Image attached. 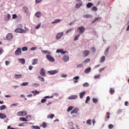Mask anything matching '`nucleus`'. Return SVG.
<instances>
[{"label":"nucleus","mask_w":129,"mask_h":129,"mask_svg":"<svg viewBox=\"0 0 129 129\" xmlns=\"http://www.w3.org/2000/svg\"><path fill=\"white\" fill-rule=\"evenodd\" d=\"M79 34H83L85 32V28L83 26H80L78 28Z\"/></svg>","instance_id":"f257e3e1"},{"label":"nucleus","mask_w":129,"mask_h":129,"mask_svg":"<svg viewBox=\"0 0 129 129\" xmlns=\"http://www.w3.org/2000/svg\"><path fill=\"white\" fill-rule=\"evenodd\" d=\"M63 35L64 32H63L58 33L55 36L56 40H59V39H61V38H62V37H63Z\"/></svg>","instance_id":"f03ea898"},{"label":"nucleus","mask_w":129,"mask_h":129,"mask_svg":"<svg viewBox=\"0 0 129 129\" xmlns=\"http://www.w3.org/2000/svg\"><path fill=\"white\" fill-rule=\"evenodd\" d=\"M22 54V49L21 48H18L17 50L15 51V56H20Z\"/></svg>","instance_id":"7ed1b4c3"},{"label":"nucleus","mask_w":129,"mask_h":129,"mask_svg":"<svg viewBox=\"0 0 129 129\" xmlns=\"http://www.w3.org/2000/svg\"><path fill=\"white\" fill-rule=\"evenodd\" d=\"M59 73V70H55L53 71H48V73L50 75H55V74H57V73Z\"/></svg>","instance_id":"20e7f679"},{"label":"nucleus","mask_w":129,"mask_h":129,"mask_svg":"<svg viewBox=\"0 0 129 129\" xmlns=\"http://www.w3.org/2000/svg\"><path fill=\"white\" fill-rule=\"evenodd\" d=\"M15 32L16 33H27V31L25 30H24L22 28H17L15 30Z\"/></svg>","instance_id":"39448f33"},{"label":"nucleus","mask_w":129,"mask_h":129,"mask_svg":"<svg viewBox=\"0 0 129 129\" xmlns=\"http://www.w3.org/2000/svg\"><path fill=\"white\" fill-rule=\"evenodd\" d=\"M46 58L48 60V61H50V62H55V58L50 55V54L47 55L46 56Z\"/></svg>","instance_id":"423d86ee"},{"label":"nucleus","mask_w":129,"mask_h":129,"mask_svg":"<svg viewBox=\"0 0 129 129\" xmlns=\"http://www.w3.org/2000/svg\"><path fill=\"white\" fill-rule=\"evenodd\" d=\"M27 112L26 111H19L17 113V114L19 116H23L25 115H27Z\"/></svg>","instance_id":"0eeeda50"},{"label":"nucleus","mask_w":129,"mask_h":129,"mask_svg":"<svg viewBox=\"0 0 129 129\" xmlns=\"http://www.w3.org/2000/svg\"><path fill=\"white\" fill-rule=\"evenodd\" d=\"M77 98H78V95H71V96H69L68 98V99L73 100V99H77Z\"/></svg>","instance_id":"6e6552de"},{"label":"nucleus","mask_w":129,"mask_h":129,"mask_svg":"<svg viewBox=\"0 0 129 129\" xmlns=\"http://www.w3.org/2000/svg\"><path fill=\"white\" fill-rule=\"evenodd\" d=\"M63 61L64 62H68L69 61V55H64L62 58Z\"/></svg>","instance_id":"1a4fd4ad"},{"label":"nucleus","mask_w":129,"mask_h":129,"mask_svg":"<svg viewBox=\"0 0 129 129\" xmlns=\"http://www.w3.org/2000/svg\"><path fill=\"white\" fill-rule=\"evenodd\" d=\"M56 53H61V54H66V53H68V51H65L63 49H57L56 51Z\"/></svg>","instance_id":"9d476101"},{"label":"nucleus","mask_w":129,"mask_h":129,"mask_svg":"<svg viewBox=\"0 0 129 129\" xmlns=\"http://www.w3.org/2000/svg\"><path fill=\"white\" fill-rule=\"evenodd\" d=\"M13 37V34L11 33H9L6 35V39H7V40H12Z\"/></svg>","instance_id":"9b49d317"},{"label":"nucleus","mask_w":129,"mask_h":129,"mask_svg":"<svg viewBox=\"0 0 129 129\" xmlns=\"http://www.w3.org/2000/svg\"><path fill=\"white\" fill-rule=\"evenodd\" d=\"M40 75H42V76H46V73H45V70L44 68L40 70Z\"/></svg>","instance_id":"f8f14e48"},{"label":"nucleus","mask_w":129,"mask_h":129,"mask_svg":"<svg viewBox=\"0 0 129 129\" xmlns=\"http://www.w3.org/2000/svg\"><path fill=\"white\" fill-rule=\"evenodd\" d=\"M79 111V109L78 108H75L71 112V114H73V113H77Z\"/></svg>","instance_id":"ddd939ff"},{"label":"nucleus","mask_w":129,"mask_h":129,"mask_svg":"<svg viewBox=\"0 0 129 129\" xmlns=\"http://www.w3.org/2000/svg\"><path fill=\"white\" fill-rule=\"evenodd\" d=\"M89 53H90V51H89V50H85L83 52V54L84 57H87V56L89 55Z\"/></svg>","instance_id":"4468645a"},{"label":"nucleus","mask_w":129,"mask_h":129,"mask_svg":"<svg viewBox=\"0 0 129 129\" xmlns=\"http://www.w3.org/2000/svg\"><path fill=\"white\" fill-rule=\"evenodd\" d=\"M0 118L1 119H4V118H7V115H6V114L5 113H1Z\"/></svg>","instance_id":"2eb2a0df"},{"label":"nucleus","mask_w":129,"mask_h":129,"mask_svg":"<svg viewBox=\"0 0 129 129\" xmlns=\"http://www.w3.org/2000/svg\"><path fill=\"white\" fill-rule=\"evenodd\" d=\"M41 52L42 54H48V55H51V52L50 51H49L48 50H41Z\"/></svg>","instance_id":"dca6fc26"},{"label":"nucleus","mask_w":129,"mask_h":129,"mask_svg":"<svg viewBox=\"0 0 129 129\" xmlns=\"http://www.w3.org/2000/svg\"><path fill=\"white\" fill-rule=\"evenodd\" d=\"M83 5V4H82V3L80 2L79 4H77L76 5L75 8L76 9H79L80 8H81V7H82Z\"/></svg>","instance_id":"f3484780"},{"label":"nucleus","mask_w":129,"mask_h":129,"mask_svg":"<svg viewBox=\"0 0 129 129\" xmlns=\"http://www.w3.org/2000/svg\"><path fill=\"white\" fill-rule=\"evenodd\" d=\"M38 58H34L32 60L33 62L32 63V65H36L38 64Z\"/></svg>","instance_id":"a211bd4d"},{"label":"nucleus","mask_w":129,"mask_h":129,"mask_svg":"<svg viewBox=\"0 0 129 129\" xmlns=\"http://www.w3.org/2000/svg\"><path fill=\"white\" fill-rule=\"evenodd\" d=\"M22 75H17V74H15L14 75V78L15 79H20L22 78Z\"/></svg>","instance_id":"6ab92c4d"},{"label":"nucleus","mask_w":129,"mask_h":129,"mask_svg":"<svg viewBox=\"0 0 129 129\" xmlns=\"http://www.w3.org/2000/svg\"><path fill=\"white\" fill-rule=\"evenodd\" d=\"M18 61H19L20 63H21L23 64L26 63V60L24 58H19Z\"/></svg>","instance_id":"aec40b11"},{"label":"nucleus","mask_w":129,"mask_h":129,"mask_svg":"<svg viewBox=\"0 0 129 129\" xmlns=\"http://www.w3.org/2000/svg\"><path fill=\"white\" fill-rule=\"evenodd\" d=\"M23 10L24 11V13L25 14H28L29 13V8L27 7H23Z\"/></svg>","instance_id":"412c9836"},{"label":"nucleus","mask_w":129,"mask_h":129,"mask_svg":"<svg viewBox=\"0 0 129 129\" xmlns=\"http://www.w3.org/2000/svg\"><path fill=\"white\" fill-rule=\"evenodd\" d=\"M31 93L33 94L34 96H36V95H37V94H39L40 93V91L37 90L32 91Z\"/></svg>","instance_id":"4be33fe9"},{"label":"nucleus","mask_w":129,"mask_h":129,"mask_svg":"<svg viewBox=\"0 0 129 129\" xmlns=\"http://www.w3.org/2000/svg\"><path fill=\"white\" fill-rule=\"evenodd\" d=\"M83 18H85L86 19H88L89 18H92V15H90V14H85L83 15Z\"/></svg>","instance_id":"5701e85b"},{"label":"nucleus","mask_w":129,"mask_h":129,"mask_svg":"<svg viewBox=\"0 0 129 129\" xmlns=\"http://www.w3.org/2000/svg\"><path fill=\"white\" fill-rule=\"evenodd\" d=\"M61 21V19H56L54 21L52 22L51 24H58V23H60Z\"/></svg>","instance_id":"b1692460"},{"label":"nucleus","mask_w":129,"mask_h":129,"mask_svg":"<svg viewBox=\"0 0 129 129\" xmlns=\"http://www.w3.org/2000/svg\"><path fill=\"white\" fill-rule=\"evenodd\" d=\"M28 123H29L25 122L19 124L18 125V126H26L28 125Z\"/></svg>","instance_id":"393cba45"},{"label":"nucleus","mask_w":129,"mask_h":129,"mask_svg":"<svg viewBox=\"0 0 129 129\" xmlns=\"http://www.w3.org/2000/svg\"><path fill=\"white\" fill-rule=\"evenodd\" d=\"M93 4H92V3H89L86 5V7L88 9H90V8H91V7H93Z\"/></svg>","instance_id":"a878e982"},{"label":"nucleus","mask_w":129,"mask_h":129,"mask_svg":"<svg viewBox=\"0 0 129 129\" xmlns=\"http://www.w3.org/2000/svg\"><path fill=\"white\" fill-rule=\"evenodd\" d=\"M84 95H85V92H82L80 93V98H81V99H82V98H83V96H84Z\"/></svg>","instance_id":"bb28decb"},{"label":"nucleus","mask_w":129,"mask_h":129,"mask_svg":"<svg viewBox=\"0 0 129 129\" xmlns=\"http://www.w3.org/2000/svg\"><path fill=\"white\" fill-rule=\"evenodd\" d=\"M35 17H36V18H40V17H41V12H40L39 11L37 12L35 14Z\"/></svg>","instance_id":"cd10ccee"},{"label":"nucleus","mask_w":129,"mask_h":129,"mask_svg":"<svg viewBox=\"0 0 129 129\" xmlns=\"http://www.w3.org/2000/svg\"><path fill=\"white\" fill-rule=\"evenodd\" d=\"M90 71H91V68H88L85 70L84 72L85 73H86V74H88Z\"/></svg>","instance_id":"c85d7f7f"},{"label":"nucleus","mask_w":129,"mask_h":129,"mask_svg":"<svg viewBox=\"0 0 129 129\" xmlns=\"http://www.w3.org/2000/svg\"><path fill=\"white\" fill-rule=\"evenodd\" d=\"M109 93L110 94H113L114 93V88H110L109 89Z\"/></svg>","instance_id":"c756f323"},{"label":"nucleus","mask_w":129,"mask_h":129,"mask_svg":"<svg viewBox=\"0 0 129 129\" xmlns=\"http://www.w3.org/2000/svg\"><path fill=\"white\" fill-rule=\"evenodd\" d=\"M10 19H11V15L10 14H8L6 17H5V21H9Z\"/></svg>","instance_id":"7c9ffc66"},{"label":"nucleus","mask_w":129,"mask_h":129,"mask_svg":"<svg viewBox=\"0 0 129 129\" xmlns=\"http://www.w3.org/2000/svg\"><path fill=\"white\" fill-rule=\"evenodd\" d=\"M4 109H7V106L5 105H3L0 106V110H4Z\"/></svg>","instance_id":"2f4dec72"},{"label":"nucleus","mask_w":129,"mask_h":129,"mask_svg":"<svg viewBox=\"0 0 129 129\" xmlns=\"http://www.w3.org/2000/svg\"><path fill=\"white\" fill-rule=\"evenodd\" d=\"M108 51H109V46L108 48H107L106 50L104 51V55L105 56H107V55H108Z\"/></svg>","instance_id":"473e14b6"},{"label":"nucleus","mask_w":129,"mask_h":129,"mask_svg":"<svg viewBox=\"0 0 129 129\" xmlns=\"http://www.w3.org/2000/svg\"><path fill=\"white\" fill-rule=\"evenodd\" d=\"M100 61V62H101V63H103V62H104V61H105V56H102Z\"/></svg>","instance_id":"72a5a7b5"},{"label":"nucleus","mask_w":129,"mask_h":129,"mask_svg":"<svg viewBox=\"0 0 129 129\" xmlns=\"http://www.w3.org/2000/svg\"><path fill=\"white\" fill-rule=\"evenodd\" d=\"M54 116H55V115L54 114L48 115L47 116V118H50L51 119H52V118H54Z\"/></svg>","instance_id":"f704fd0d"},{"label":"nucleus","mask_w":129,"mask_h":129,"mask_svg":"<svg viewBox=\"0 0 129 129\" xmlns=\"http://www.w3.org/2000/svg\"><path fill=\"white\" fill-rule=\"evenodd\" d=\"M83 87H88L89 86V83L86 82L83 84Z\"/></svg>","instance_id":"c9c22d12"},{"label":"nucleus","mask_w":129,"mask_h":129,"mask_svg":"<svg viewBox=\"0 0 129 129\" xmlns=\"http://www.w3.org/2000/svg\"><path fill=\"white\" fill-rule=\"evenodd\" d=\"M79 37H80V34H78L75 36L74 41H77L78 40Z\"/></svg>","instance_id":"e433bc0d"},{"label":"nucleus","mask_w":129,"mask_h":129,"mask_svg":"<svg viewBox=\"0 0 129 129\" xmlns=\"http://www.w3.org/2000/svg\"><path fill=\"white\" fill-rule=\"evenodd\" d=\"M77 68H83V63H80L77 64Z\"/></svg>","instance_id":"4c0bfd02"},{"label":"nucleus","mask_w":129,"mask_h":129,"mask_svg":"<svg viewBox=\"0 0 129 129\" xmlns=\"http://www.w3.org/2000/svg\"><path fill=\"white\" fill-rule=\"evenodd\" d=\"M29 84V82H23L21 84V86H27Z\"/></svg>","instance_id":"58836bf2"},{"label":"nucleus","mask_w":129,"mask_h":129,"mask_svg":"<svg viewBox=\"0 0 129 129\" xmlns=\"http://www.w3.org/2000/svg\"><path fill=\"white\" fill-rule=\"evenodd\" d=\"M89 100H90V97L89 96H88L86 97L85 103H88V101H89Z\"/></svg>","instance_id":"ea45409f"},{"label":"nucleus","mask_w":129,"mask_h":129,"mask_svg":"<svg viewBox=\"0 0 129 129\" xmlns=\"http://www.w3.org/2000/svg\"><path fill=\"white\" fill-rule=\"evenodd\" d=\"M38 78L40 79V81H41L42 82H44L45 81V79H44V78H43L40 76H38Z\"/></svg>","instance_id":"a19ab883"},{"label":"nucleus","mask_w":129,"mask_h":129,"mask_svg":"<svg viewBox=\"0 0 129 129\" xmlns=\"http://www.w3.org/2000/svg\"><path fill=\"white\" fill-rule=\"evenodd\" d=\"M92 101L94 103H97V102L98 101V99H97L95 98H93L92 99Z\"/></svg>","instance_id":"79ce46f5"},{"label":"nucleus","mask_w":129,"mask_h":129,"mask_svg":"<svg viewBox=\"0 0 129 129\" xmlns=\"http://www.w3.org/2000/svg\"><path fill=\"white\" fill-rule=\"evenodd\" d=\"M22 50L23 51V52H25L26 51H28V47L27 46H25V47H22Z\"/></svg>","instance_id":"37998d69"},{"label":"nucleus","mask_w":129,"mask_h":129,"mask_svg":"<svg viewBox=\"0 0 129 129\" xmlns=\"http://www.w3.org/2000/svg\"><path fill=\"white\" fill-rule=\"evenodd\" d=\"M32 128L33 129H41V127L38 125H32Z\"/></svg>","instance_id":"c03bdc74"},{"label":"nucleus","mask_w":129,"mask_h":129,"mask_svg":"<svg viewBox=\"0 0 129 129\" xmlns=\"http://www.w3.org/2000/svg\"><path fill=\"white\" fill-rule=\"evenodd\" d=\"M40 85V84H37V83H33L32 84V86H33V87H38Z\"/></svg>","instance_id":"a18cd8bd"},{"label":"nucleus","mask_w":129,"mask_h":129,"mask_svg":"<svg viewBox=\"0 0 129 129\" xmlns=\"http://www.w3.org/2000/svg\"><path fill=\"white\" fill-rule=\"evenodd\" d=\"M72 109H73V106H70L68 107V108L67 109V111L68 112H69L70 111H71V110H72Z\"/></svg>","instance_id":"49530a36"},{"label":"nucleus","mask_w":129,"mask_h":129,"mask_svg":"<svg viewBox=\"0 0 129 129\" xmlns=\"http://www.w3.org/2000/svg\"><path fill=\"white\" fill-rule=\"evenodd\" d=\"M72 31H73V28H71L67 30L66 34H69L70 32H72Z\"/></svg>","instance_id":"de8ad7c7"},{"label":"nucleus","mask_w":129,"mask_h":129,"mask_svg":"<svg viewBox=\"0 0 129 129\" xmlns=\"http://www.w3.org/2000/svg\"><path fill=\"white\" fill-rule=\"evenodd\" d=\"M87 124H89L91 125V119H88L86 122Z\"/></svg>","instance_id":"09e8293b"},{"label":"nucleus","mask_w":129,"mask_h":129,"mask_svg":"<svg viewBox=\"0 0 129 129\" xmlns=\"http://www.w3.org/2000/svg\"><path fill=\"white\" fill-rule=\"evenodd\" d=\"M42 126L44 128H46V127H47V124L46 123H45L44 122H43L42 124Z\"/></svg>","instance_id":"8fccbe9b"},{"label":"nucleus","mask_w":129,"mask_h":129,"mask_svg":"<svg viewBox=\"0 0 129 129\" xmlns=\"http://www.w3.org/2000/svg\"><path fill=\"white\" fill-rule=\"evenodd\" d=\"M20 120H22V121H28V119L25 118H20Z\"/></svg>","instance_id":"3c124183"},{"label":"nucleus","mask_w":129,"mask_h":129,"mask_svg":"<svg viewBox=\"0 0 129 129\" xmlns=\"http://www.w3.org/2000/svg\"><path fill=\"white\" fill-rule=\"evenodd\" d=\"M97 10H98L97 7H96L95 6L92 8V10L94 11V12H96V11H97Z\"/></svg>","instance_id":"603ef678"},{"label":"nucleus","mask_w":129,"mask_h":129,"mask_svg":"<svg viewBox=\"0 0 129 129\" xmlns=\"http://www.w3.org/2000/svg\"><path fill=\"white\" fill-rule=\"evenodd\" d=\"M61 77H62V78H66V77H67V75H65L64 74H61L60 75Z\"/></svg>","instance_id":"864d4df0"},{"label":"nucleus","mask_w":129,"mask_h":129,"mask_svg":"<svg viewBox=\"0 0 129 129\" xmlns=\"http://www.w3.org/2000/svg\"><path fill=\"white\" fill-rule=\"evenodd\" d=\"M47 100L46 99H45V98H44L43 99H42L41 100V103H44V102H46V101Z\"/></svg>","instance_id":"5fc2aeb1"},{"label":"nucleus","mask_w":129,"mask_h":129,"mask_svg":"<svg viewBox=\"0 0 129 129\" xmlns=\"http://www.w3.org/2000/svg\"><path fill=\"white\" fill-rule=\"evenodd\" d=\"M113 128V125L110 124L108 125V128L109 129H112Z\"/></svg>","instance_id":"6e6d98bb"},{"label":"nucleus","mask_w":129,"mask_h":129,"mask_svg":"<svg viewBox=\"0 0 129 129\" xmlns=\"http://www.w3.org/2000/svg\"><path fill=\"white\" fill-rule=\"evenodd\" d=\"M79 78H80L79 76H76L73 78V79L74 80H78L79 79Z\"/></svg>","instance_id":"4d7b16f0"},{"label":"nucleus","mask_w":129,"mask_h":129,"mask_svg":"<svg viewBox=\"0 0 129 129\" xmlns=\"http://www.w3.org/2000/svg\"><path fill=\"white\" fill-rule=\"evenodd\" d=\"M5 64L6 66H9V65H10V61L6 60L5 61Z\"/></svg>","instance_id":"13d9d810"},{"label":"nucleus","mask_w":129,"mask_h":129,"mask_svg":"<svg viewBox=\"0 0 129 129\" xmlns=\"http://www.w3.org/2000/svg\"><path fill=\"white\" fill-rule=\"evenodd\" d=\"M100 77V75H97L94 76L95 79H97L98 78H99Z\"/></svg>","instance_id":"bf43d9fd"},{"label":"nucleus","mask_w":129,"mask_h":129,"mask_svg":"<svg viewBox=\"0 0 129 129\" xmlns=\"http://www.w3.org/2000/svg\"><path fill=\"white\" fill-rule=\"evenodd\" d=\"M105 69V68H101L99 70V72L100 73V72H102Z\"/></svg>","instance_id":"052dcab7"},{"label":"nucleus","mask_w":129,"mask_h":129,"mask_svg":"<svg viewBox=\"0 0 129 129\" xmlns=\"http://www.w3.org/2000/svg\"><path fill=\"white\" fill-rule=\"evenodd\" d=\"M40 27H41V24H38L37 26L35 27V29L36 30H38V29H40Z\"/></svg>","instance_id":"680f3d73"},{"label":"nucleus","mask_w":129,"mask_h":129,"mask_svg":"<svg viewBox=\"0 0 129 129\" xmlns=\"http://www.w3.org/2000/svg\"><path fill=\"white\" fill-rule=\"evenodd\" d=\"M91 50H92V52H93L94 53H95V52L96 51V50L95 49V48H94V47H92Z\"/></svg>","instance_id":"e2e57ef3"},{"label":"nucleus","mask_w":129,"mask_h":129,"mask_svg":"<svg viewBox=\"0 0 129 129\" xmlns=\"http://www.w3.org/2000/svg\"><path fill=\"white\" fill-rule=\"evenodd\" d=\"M42 2V0H35L36 4H40Z\"/></svg>","instance_id":"0e129e2a"},{"label":"nucleus","mask_w":129,"mask_h":129,"mask_svg":"<svg viewBox=\"0 0 129 129\" xmlns=\"http://www.w3.org/2000/svg\"><path fill=\"white\" fill-rule=\"evenodd\" d=\"M90 61V59H89V58H88V59H86L85 60V63H88Z\"/></svg>","instance_id":"69168bd1"},{"label":"nucleus","mask_w":129,"mask_h":129,"mask_svg":"<svg viewBox=\"0 0 129 129\" xmlns=\"http://www.w3.org/2000/svg\"><path fill=\"white\" fill-rule=\"evenodd\" d=\"M36 49H37V47H33L31 48L30 50L31 51H35V50H36Z\"/></svg>","instance_id":"338daca9"},{"label":"nucleus","mask_w":129,"mask_h":129,"mask_svg":"<svg viewBox=\"0 0 129 129\" xmlns=\"http://www.w3.org/2000/svg\"><path fill=\"white\" fill-rule=\"evenodd\" d=\"M17 105H19V104L18 103H16L15 104H13L12 105H11V106H17Z\"/></svg>","instance_id":"774afa93"}]
</instances>
